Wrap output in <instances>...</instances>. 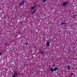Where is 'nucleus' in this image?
<instances>
[{
	"mask_svg": "<svg viewBox=\"0 0 77 77\" xmlns=\"http://www.w3.org/2000/svg\"><path fill=\"white\" fill-rule=\"evenodd\" d=\"M36 12V11H34L32 12V14H35V13Z\"/></svg>",
	"mask_w": 77,
	"mask_h": 77,
	"instance_id": "nucleus-10",
	"label": "nucleus"
},
{
	"mask_svg": "<svg viewBox=\"0 0 77 77\" xmlns=\"http://www.w3.org/2000/svg\"><path fill=\"white\" fill-rule=\"evenodd\" d=\"M46 45L48 46L50 45V42H47L46 43Z\"/></svg>",
	"mask_w": 77,
	"mask_h": 77,
	"instance_id": "nucleus-5",
	"label": "nucleus"
},
{
	"mask_svg": "<svg viewBox=\"0 0 77 77\" xmlns=\"http://www.w3.org/2000/svg\"><path fill=\"white\" fill-rule=\"evenodd\" d=\"M67 3V2L64 3L62 4V6H65Z\"/></svg>",
	"mask_w": 77,
	"mask_h": 77,
	"instance_id": "nucleus-3",
	"label": "nucleus"
},
{
	"mask_svg": "<svg viewBox=\"0 0 77 77\" xmlns=\"http://www.w3.org/2000/svg\"><path fill=\"white\" fill-rule=\"evenodd\" d=\"M25 44L26 45H28V43H26Z\"/></svg>",
	"mask_w": 77,
	"mask_h": 77,
	"instance_id": "nucleus-13",
	"label": "nucleus"
},
{
	"mask_svg": "<svg viewBox=\"0 0 77 77\" xmlns=\"http://www.w3.org/2000/svg\"><path fill=\"white\" fill-rule=\"evenodd\" d=\"M61 25H63L64 24H66V23L65 22L62 23H60Z\"/></svg>",
	"mask_w": 77,
	"mask_h": 77,
	"instance_id": "nucleus-8",
	"label": "nucleus"
},
{
	"mask_svg": "<svg viewBox=\"0 0 77 77\" xmlns=\"http://www.w3.org/2000/svg\"><path fill=\"white\" fill-rule=\"evenodd\" d=\"M57 68L55 67L54 69V71H56V70H57Z\"/></svg>",
	"mask_w": 77,
	"mask_h": 77,
	"instance_id": "nucleus-6",
	"label": "nucleus"
},
{
	"mask_svg": "<svg viewBox=\"0 0 77 77\" xmlns=\"http://www.w3.org/2000/svg\"><path fill=\"white\" fill-rule=\"evenodd\" d=\"M24 3V1H23L22 2H21L19 4V6H21V5H23Z\"/></svg>",
	"mask_w": 77,
	"mask_h": 77,
	"instance_id": "nucleus-2",
	"label": "nucleus"
},
{
	"mask_svg": "<svg viewBox=\"0 0 77 77\" xmlns=\"http://www.w3.org/2000/svg\"><path fill=\"white\" fill-rule=\"evenodd\" d=\"M46 0H43V3H44L45 2H46Z\"/></svg>",
	"mask_w": 77,
	"mask_h": 77,
	"instance_id": "nucleus-11",
	"label": "nucleus"
},
{
	"mask_svg": "<svg viewBox=\"0 0 77 77\" xmlns=\"http://www.w3.org/2000/svg\"><path fill=\"white\" fill-rule=\"evenodd\" d=\"M17 75H18V73H17V72H14V75H13V77H16L17 76Z\"/></svg>",
	"mask_w": 77,
	"mask_h": 77,
	"instance_id": "nucleus-1",
	"label": "nucleus"
},
{
	"mask_svg": "<svg viewBox=\"0 0 77 77\" xmlns=\"http://www.w3.org/2000/svg\"><path fill=\"white\" fill-rule=\"evenodd\" d=\"M2 52H1L0 53V56H1V55H2Z\"/></svg>",
	"mask_w": 77,
	"mask_h": 77,
	"instance_id": "nucleus-12",
	"label": "nucleus"
},
{
	"mask_svg": "<svg viewBox=\"0 0 77 77\" xmlns=\"http://www.w3.org/2000/svg\"><path fill=\"white\" fill-rule=\"evenodd\" d=\"M36 8V6H32L31 8V9H35Z\"/></svg>",
	"mask_w": 77,
	"mask_h": 77,
	"instance_id": "nucleus-7",
	"label": "nucleus"
},
{
	"mask_svg": "<svg viewBox=\"0 0 77 77\" xmlns=\"http://www.w3.org/2000/svg\"><path fill=\"white\" fill-rule=\"evenodd\" d=\"M51 71L52 72H53V71H54V69H53V68H52L50 69Z\"/></svg>",
	"mask_w": 77,
	"mask_h": 77,
	"instance_id": "nucleus-9",
	"label": "nucleus"
},
{
	"mask_svg": "<svg viewBox=\"0 0 77 77\" xmlns=\"http://www.w3.org/2000/svg\"><path fill=\"white\" fill-rule=\"evenodd\" d=\"M67 69L70 70V66L69 65H68L67 66Z\"/></svg>",
	"mask_w": 77,
	"mask_h": 77,
	"instance_id": "nucleus-4",
	"label": "nucleus"
}]
</instances>
